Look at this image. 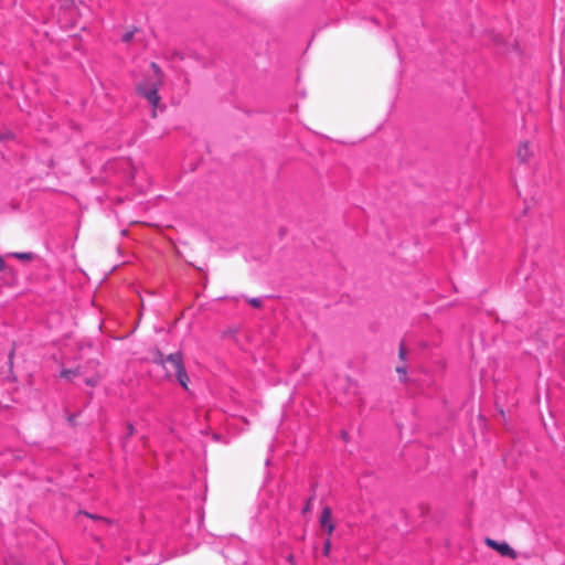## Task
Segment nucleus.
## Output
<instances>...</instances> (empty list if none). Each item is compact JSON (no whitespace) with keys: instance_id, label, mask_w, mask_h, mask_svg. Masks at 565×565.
<instances>
[{"instance_id":"f257e3e1","label":"nucleus","mask_w":565,"mask_h":565,"mask_svg":"<svg viewBox=\"0 0 565 565\" xmlns=\"http://www.w3.org/2000/svg\"><path fill=\"white\" fill-rule=\"evenodd\" d=\"M152 362L166 369L168 379L174 375L179 384L188 390L189 376L184 367L183 354L180 351L166 355L156 349Z\"/></svg>"},{"instance_id":"f03ea898","label":"nucleus","mask_w":565,"mask_h":565,"mask_svg":"<svg viewBox=\"0 0 565 565\" xmlns=\"http://www.w3.org/2000/svg\"><path fill=\"white\" fill-rule=\"evenodd\" d=\"M152 85H153V76H150L148 78H145L142 82H140L136 85V92L138 95L146 98L152 105V107H153L152 117L154 118L157 116L156 108L160 105L161 98L158 93H157L156 102L152 98L148 97L149 96L148 92L151 90V88L153 87Z\"/></svg>"},{"instance_id":"7ed1b4c3","label":"nucleus","mask_w":565,"mask_h":565,"mask_svg":"<svg viewBox=\"0 0 565 565\" xmlns=\"http://www.w3.org/2000/svg\"><path fill=\"white\" fill-rule=\"evenodd\" d=\"M484 544L488 547L499 552L502 556H507L512 559H515L518 557L516 552L505 542H498L493 539L487 537L484 540Z\"/></svg>"},{"instance_id":"20e7f679","label":"nucleus","mask_w":565,"mask_h":565,"mask_svg":"<svg viewBox=\"0 0 565 565\" xmlns=\"http://www.w3.org/2000/svg\"><path fill=\"white\" fill-rule=\"evenodd\" d=\"M150 67L152 68L153 71V87L151 88V90H149V96L150 98H152L154 102L157 100V90H159V88L162 86L163 84V73L160 68V66L152 62L150 64Z\"/></svg>"},{"instance_id":"39448f33","label":"nucleus","mask_w":565,"mask_h":565,"mask_svg":"<svg viewBox=\"0 0 565 565\" xmlns=\"http://www.w3.org/2000/svg\"><path fill=\"white\" fill-rule=\"evenodd\" d=\"M319 523L321 529H323L329 535L333 533L335 525L332 521V510L330 507H323L319 518Z\"/></svg>"},{"instance_id":"423d86ee","label":"nucleus","mask_w":565,"mask_h":565,"mask_svg":"<svg viewBox=\"0 0 565 565\" xmlns=\"http://www.w3.org/2000/svg\"><path fill=\"white\" fill-rule=\"evenodd\" d=\"M516 154L522 163H527L534 157V149L529 141H522L518 147Z\"/></svg>"},{"instance_id":"0eeeda50","label":"nucleus","mask_w":565,"mask_h":565,"mask_svg":"<svg viewBox=\"0 0 565 565\" xmlns=\"http://www.w3.org/2000/svg\"><path fill=\"white\" fill-rule=\"evenodd\" d=\"M82 374L81 372V369L79 367H75V369H63L61 371V376L62 377H65L67 380H73L75 379L76 376H79Z\"/></svg>"},{"instance_id":"6e6552de","label":"nucleus","mask_w":565,"mask_h":565,"mask_svg":"<svg viewBox=\"0 0 565 565\" xmlns=\"http://www.w3.org/2000/svg\"><path fill=\"white\" fill-rule=\"evenodd\" d=\"M8 257H14L23 262L32 260L35 258V254L28 252V253H10L8 254Z\"/></svg>"},{"instance_id":"1a4fd4ad","label":"nucleus","mask_w":565,"mask_h":565,"mask_svg":"<svg viewBox=\"0 0 565 565\" xmlns=\"http://www.w3.org/2000/svg\"><path fill=\"white\" fill-rule=\"evenodd\" d=\"M79 513H81V514H84V515H86V516H88V518H90V519H93V520H102V521H104V522H106V523H108V524H110V523H111V520H109V519H107V518H104V516H100V515H97V514H90V513H88V512H83V511H81Z\"/></svg>"},{"instance_id":"9d476101","label":"nucleus","mask_w":565,"mask_h":565,"mask_svg":"<svg viewBox=\"0 0 565 565\" xmlns=\"http://www.w3.org/2000/svg\"><path fill=\"white\" fill-rule=\"evenodd\" d=\"M134 434H135L134 425L132 424H128L127 425V434L122 437V447H125L127 438H129Z\"/></svg>"},{"instance_id":"9b49d317","label":"nucleus","mask_w":565,"mask_h":565,"mask_svg":"<svg viewBox=\"0 0 565 565\" xmlns=\"http://www.w3.org/2000/svg\"><path fill=\"white\" fill-rule=\"evenodd\" d=\"M396 372L401 375V381H406L407 367L406 365H401L396 367Z\"/></svg>"},{"instance_id":"f8f14e48","label":"nucleus","mask_w":565,"mask_h":565,"mask_svg":"<svg viewBox=\"0 0 565 565\" xmlns=\"http://www.w3.org/2000/svg\"><path fill=\"white\" fill-rule=\"evenodd\" d=\"M85 384L88 385V386H96L99 382V377L98 376H90V377H86L84 380Z\"/></svg>"},{"instance_id":"ddd939ff","label":"nucleus","mask_w":565,"mask_h":565,"mask_svg":"<svg viewBox=\"0 0 565 565\" xmlns=\"http://www.w3.org/2000/svg\"><path fill=\"white\" fill-rule=\"evenodd\" d=\"M248 303L257 309L263 307V301L260 298H250L248 299Z\"/></svg>"},{"instance_id":"4468645a","label":"nucleus","mask_w":565,"mask_h":565,"mask_svg":"<svg viewBox=\"0 0 565 565\" xmlns=\"http://www.w3.org/2000/svg\"><path fill=\"white\" fill-rule=\"evenodd\" d=\"M331 550V541L330 539H327L323 543L322 553L324 556H328L330 554Z\"/></svg>"},{"instance_id":"2eb2a0df","label":"nucleus","mask_w":565,"mask_h":565,"mask_svg":"<svg viewBox=\"0 0 565 565\" xmlns=\"http://www.w3.org/2000/svg\"><path fill=\"white\" fill-rule=\"evenodd\" d=\"M135 31H136V29L130 30V31H127V32L122 35V41H124V42H127V43H128V42H130V41L132 40L134 35H135Z\"/></svg>"},{"instance_id":"dca6fc26","label":"nucleus","mask_w":565,"mask_h":565,"mask_svg":"<svg viewBox=\"0 0 565 565\" xmlns=\"http://www.w3.org/2000/svg\"><path fill=\"white\" fill-rule=\"evenodd\" d=\"M398 356L401 360L406 359V348H405L404 342H401L399 350H398Z\"/></svg>"},{"instance_id":"f3484780","label":"nucleus","mask_w":565,"mask_h":565,"mask_svg":"<svg viewBox=\"0 0 565 565\" xmlns=\"http://www.w3.org/2000/svg\"><path fill=\"white\" fill-rule=\"evenodd\" d=\"M312 500H313V495L308 499L307 503L302 508V511H301L302 514H306V513H308L311 510V502H312Z\"/></svg>"},{"instance_id":"a211bd4d","label":"nucleus","mask_w":565,"mask_h":565,"mask_svg":"<svg viewBox=\"0 0 565 565\" xmlns=\"http://www.w3.org/2000/svg\"><path fill=\"white\" fill-rule=\"evenodd\" d=\"M10 270L2 256H0V273Z\"/></svg>"},{"instance_id":"6ab92c4d","label":"nucleus","mask_w":565,"mask_h":565,"mask_svg":"<svg viewBox=\"0 0 565 565\" xmlns=\"http://www.w3.org/2000/svg\"><path fill=\"white\" fill-rule=\"evenodd\" d=\"M67 420L68 423L74 426L75 425V422H76V415L75 414H71L68 417H67Z\"/></svg>"},{"instance_id":"aec40b11","label":"nucleus","mask_w":565,"mask_h":565,"mask_svg":"<svg viewBox=\"0 0 565 565\" xmlns=\"http://www.w3.org/2000/svg\"><path fill=\"white\" fill-rule=\"evenodd\" d=\"M190 265H192L194 268L199 269V270H203V267L193 263V262H189Z\"/></svg>"},{"instance_id":"412c9836","label":"nucleus","mask_w":565,"mask_h":565,"mask_svg":"<svg viewBox=\"0 0 565 565\" xmlns=\"http://www.w3.org/2000/svg\"><path fill=\"white\" fill-rule=\"evenodd\" d=\"M287 561H288L289 563H294V561H295V556H294L292 554H289V555L287 556Z\"/></svg>"},{"instance_id":"4be33fe9","label":"nucleus","mask_w":565,"mask_h":565,"mask_svg":"<svg viewBox=\"0 0 565 565\" xmlns=\"http://www.w3.org/2000/svg\"><path fill=\"white\" fill-rule=\"evenodd\" d=\"M341 436H342V438H343L344 440H347V438H348V433H347V431H342V433H341Z\"/></svg>"},{"instance_id":"5701e85b","label":"nucleus","mask_w":565,"mask_h":565,"mask_svg":"<svg viewBox=\"0 0 565 565\" xmlns=\"http://www.w3.org/2000/svg\"><path fill=\"white\" fill-rule=\"evenodd\" d=\"M177 253H178L179 257H182L180 249H177Z\"/></svg>"},{"instance_id":"b1692460","label":"nucleus","mask_w":565,"mask_h":565,"mask_svg":"<svg viewBox=\"0 0 565 565\" xmlns=\"http://www.w3.org/2000/svg\"><path fill=\"white\" fill-rule=\"evenodd\" d=\"M177 253H178L179 257H182L180 249H177Z\"/></svg>"},{"instance_id":"393cba45","label":"nucleus","mask_w":565,"mask_h":565,"mask_svg":"<svg viewBox=\"0 0 565 565\" xmlns=\"http://www.w3.org/2000/svg\"><path fill=\"white\" fill-rule=\"evenodd\" d=\"M177 253H178L179 257H182L180 249H177Z\"/></svg>"},{"instance_id":"a878e982","label":"nucleus","mask_w":565,"mask_h":565,"mask_svg":"<svg viewBox=\"0 0 565 565\" xmlns=\"http://www.w3.org/2000/svg\"><path fill=\"white\" fill-rule=\"evenodd\" d=\"M6 137L4 136H0V140L4 139Z\"/></svg>"}]
</instances>
